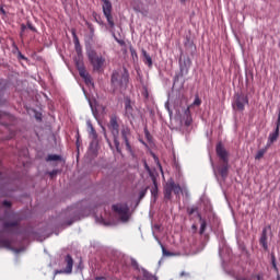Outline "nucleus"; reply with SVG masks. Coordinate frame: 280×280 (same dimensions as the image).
I'll list each match as a JSON object with an SVG mask.
<instances>
[{
	"mask_svg": "<svg viewBox=\"0 0 280 280\" xmlns=\"http://www.w3.org/2000/svg\"><path fill=\"white\" fill-rule=\"evenodd\" d=\"M200 104H202V101L200 100V96L196 95L194 103L184 110L183 115H180L178 130L179 132H183V135H189V132H191V126L194 124L191 106H200Z\"/></svg>",
	"mask_w": 280,
	"mask_h": 280,
	"instance_id": "nucleus-1",
	"label": "nucleus"
},
{
	"mask_svg": "<svg viewBox=\"0 0 280 280\" xmlns=\"http://www.w3.org/2000/svg\"><path fill=\"white\" fill-rule=\"evenodd\" d=\"M130 80V74L127 69H124V73L120 74L119 71H114L112 74L110 82L114 89H124V86H128V82Z\"/></svg>",
	"mask_w": 280,
	"mask_h": 280,
	"instance_id": "nucleus-2",
	"label": "nucleus"
},
{
	"mask_svg": "<svg viewBox=\"0 0 280 280\" xmlns=\"http://www.w3.org/2000/svg\"><path fill=\"white\" fill-rule=\"evenodd\" d=\"M114 213H117L121 222H128L130 220V208L128 203H116L112 206Z\"/></svg>",
	"mask_w": 280,
	"mask_h": 280,
	"instance_id": "nucleus-3",
	"label": "nucleus"
},
{
	"mask_svg": "<svg viewBox=\"0 0 280 280\" xmlns=\"http://www.w3.org/2000/svg\"><path fill=\"white\" fill-rule=\"evenodd\" d=\"M88 58H89L94 71H102V67H104V62H106V59L104 57L97 55V52H95V50H91L88 54Z\"/></svg>",
	"mask_w": 280,
	"mask_h": 280,
	"instance_id": "nucleus-4",
	"label": "nucleus"
},
{
	"mask_svg": "<svg viewBox=\"0 0 280 280\" xmlns=\"http://www.w3.org/2000/svg\"><path fill=\"white\" fill-rule=\"evenodd\" d=\"M107 127L114 137V141H117L119 139V117L112 115Z\"/></svg>",
	"mask_w": 280,
	"mask_h": 280,
	"instance_id": "nucleus-5",
	"label": "nucleus"
},
{
	"mask_svg": "<svg viewBox=\"0 0 280 280\" xmlns=\"http://www.w3.org/2000/svg\"><path fill=\"white\" fill-rule=\"evenodd\" d=\"M103 1V14L105 19H107V23L109 27H115V21L113 20V3H110L108 0H102Z\"/></svg>",
	"mask_w": 280,
	"mask_h": 280,
	"instance_id": "nucleus-6",
	"label": "nucleus"
},
{
	"mask_svg": "<svg viewBox=\"0 0 280 280\" xmlns=\"http://www.w3.org/2000/svg\"><path fill=\"white\" fill-rule=\"evenodd\" d=\"M125 116L129 119L130 124H132L137 117V110L132 107V101L129 97L125 98Z\"/></svg>",
	"mask_w": 280,
	"mask_h": 280,
	"instance_id": "nucleus-7",
	"label": "nucleus"
},
{
	"mask_svg": "<svg viewBox=\"0 0 280 280\" xmlns=\"http://www.w3.org/2000/svg\"><path fill=\"white\" fill-rule=\"evenodd\" d=\"M144 167L147 172H149V176L151 177L153 183V187L151 188V196L152 198H154V200H156V198H159V184L156 183V175H154L152 170H150V166H148V163H144Z\"/></svg>",
	"mask_w": 280,
	"mask_h": 280,
	"instance_id": "nucleus-8",
	"label": "nucleus"
},
{
	"mask_svg": "<svg viewBox=\"0 0 280 280\" xmlns=\"http://www.w3.org/2000/svg\"><path fill=\"white\" fill-rule=\"evenodd\" d=\"M246 104H248V96L244 94H235L234 95V103L233 107L236 108V110H244Z\"/></svg>",
	"mask_w": 280,
	"mask_h": 280,
	"instance_id": "nucleus-9",
	"label": "nucleus"
},
{
	"mask_svg": "<svg viewBox=\"0 0 280 280\" xmlns=\"http://www.w3.org/2000/svg\"><path fill=\"white\" fill-rule=\"evenodd\" d=\"M66 268L63 270H57L56 275H71L73 272V257L67 255L65 258Z\"/></svg>",
	"mask_w": 280,
	"mask_h": 280,
	"instance_id": "nucleus-10",
	"label": "nucleus"
},
{
	"mask_svg": "<svg viewBox=\"0 0 280 280\" xmlns=\"http://www.w3.org/2000/svg\"><path fill=\"white\" fill-rule=\"evenodd\" d=\"M77 69L79 71V75L84 80L85 84H91V74L88 73L82 61H77Z\"/></svg>",
	"mask_w": 280,
	"mask_h": 280,
	"instance_id": "nucleus-11",
	"label": "nucleus"
},
{
	"mask_svg": "<svg viewBox=\"0 0 280 280\" xmlns=\"http://www.w3.org/2000/svg\"><path fill=\"white\" fill-rule=\"evenodd\" d=\"M217 156L223 162V163H229V151L222 145V142H219L217 144Z\"/></svg>",
	"mask_w": 280,
	"mask_h": 280,
	"instance_id": "nucleus-12",
	"label": "nucleus"
},
{
	"mask_svg": "<svg viewBox=\"0 0 280 280\" xmlns=\"http://www.w3.org/2000/svg\"><path fill=\"white\" fill-rule=\"evenodd\" d=\"M176 194V183L174 180L167 182L164 186V198L165 200H172V192Z\"/></svg>",
	"mask_w": 280,
	"mask_h": 280,
	"instance_id": "nucleus-13",
	"label": "nucleus"
},
{
	"mask_svg": "<svg viewBox=\"0 0 280 280\" xmlns=\"http://www.w3.org/2000/svg\"><path fill=\"white\" fill-rule=\"evenodd\" d=\"M270 145H272V142H267V144L265 147H261V143H259L258 144L259 150L257 151V153L255 155V160L261 161V159H264V155L266 154V152H268V148H270Z\"/></svg>",
	"mask_w": 280,
	"mask_h": 280,
	"instance_id": "nucleus-14",
	"label": "nucleus"
},
{
	"mask_svg": "<svg viewBox=\"0 0 280 280\" xmlns=\"http://www.w3.org/2000/svg\"><path fill=\"white\" fill-rule=\"evenodd\" d=\"M86 131L89 139L92 141H97V131L95 130V127H93V122H91V120L86 121Z\"/></svg>",
	"mask_w": 280,
	"mask_h": 280,
	"instance_id": "nucleus-15",
	"label": "nucleus"
},
{
	"mask_svg": "<svg viewBox=\"0 0 280 280\" xmlns=\"http://www.w3.org/2000/svg\"><path fill=\"white\" fill-rule=\"evenodd\" d=\"M259 244L260 246H262L264 250H268V229L267 228H265L261 232Z\"/></svg>",
	"mask_w": 280,
	"mask_h": 280,
	"instance_id": "nucleus-16",
	"label": "nucleus"
},
{
	"mask_svg": "<svg viewBox=\"0 0 280 280\" xmlns=\"http://www.w3.org/2000/svg\"><path fill=\"white\" fill-rule=\"evenodd\" d=\"M190 62L191 61H189V59L183 61V58H179V69H180L182 75H185L189 72Z\"/></svg>",
	"mask_w": 280,
	"mask_h": 280,
	"instance_id": "nucleus-17",
	"label": "nucleus"
},
{
	"mask_svg": "<svg viewBox=\"0 0 280 280\" xmlns=\"http://www.w3.org/2000/svg\"><path fill=\"white\" fill-rule=\"evenodd\" d=\"M72 37H73V43H74V49H75L78 56H80L82 54V46L80 45V38H78L75 31H72Z\"/></svg>",
	"mask_w": 280,
	"mask_h": 280,
	"instance_id": "nucleus-18",
	"label": "nucleus"
},
{
	"mask_svg": "<svg viewBox=\"0 0 280 280\" xmlns=\"http://www.w3.org/2000/svg\"><path fill=\"white\" fill-rule=\"evenodd\" d=\"M120 135L122 141H128L130 139V128L122 126Z\"/></svg>",
	"mask_w": 280,
	"mask_h": 280,
	"instance_id": "nucleus-19",
	"label": "nucleus"
},
{
	"mask_svg": "<svg viewBox=\"0 0 280 280\" xmlns=\"http://www.w3.org/2000/svg\"><path fill=\"white\" fill-rule=\"evenodd\" d=\"M142 56H143V62L144 65H148V67H152V57H150V54L145 51V49H142Z\"/></svg>",
	"mask_w": 280,
	"mask_h": 280,
	"instance_id": "nucleus-20",
	"label": "nucleus"
},
{
	"mask_svg": "<svg viewBox=\"0 0 280 280\" xmlns=\"http://www.w3.org/2000/svg\"><path fill=\"white\" fill-rule=\"evenodd\" d=\"M177 194H182L185 198H189V190L185 186L176 185Z\"/></svg>",
	"mask_w": 280,
	"mask_h": 280,
	"instance_id": "nucleus-21",
	"label": "nucleus"
},
{
	"mask_svg": "<svg viewBox=\"0 0 280 280\" xmlns=\"http://www.w3.org/2000/svg\"><path fill=\"white\" fill-rule=\"evenodd\" d=\"M219 174L222 178H226V176H229V163H224V165L220 167Z\"/></svg>",
	"mask_w": 280,
	"mask_h": 280,
	"instance_id": "nucleus-22",
	"label": "nucleus"
},
{
	"mask_svg": "<svg viewBox=\"0 0 280 280\" xmlns=\"http://www.w3.org/2000/svg\"><path fill=\"white\" fill-rule=\"evenodd\" d=\"M89 154H92V156H97V142L92 141L90 143Z\"/></svg>",
	"mask_w": 280,
	"mask_h": 280,
	"instance_id": "nucleus-23",
	"label": "nucleus"
},
{
	"mask_svg": "<svg viewBox=\"0 0 280 280\" xmlns=\"http://www.w3.org/2000/svg\"><path fill=\"white\" fill-rule=\"evenodd\" d=\"M0 246L1 248H12V242L8 238L0 240Z\"/></svg>",
	"mask_w": 280,
	"mask_h": 280,
	"instance_id": "nucleus-24",
	"label": "nucleus"
},
{
	"mask_svg": "<svg viewBox=\"0 0 280 280\" xmlns=\"http://www.w3.org/2000/svg\"><path fill=\"white\" fill-rule=\"evenodd\" d=\"M279 127H276L275 131L269 135V141H277L279 139Z\"/></svg>",
	"mask_w": 280,
	"mask_h": 280,
	"instance_id": "nucleus-25",
	"label": "nucleus"
},
{
	"mask_svg": "<svg viewBox=\"0 0 280 280\" xmlns=\"http://www.w3.org/2000/svg\"><path fill=\"white\" fill-rule=\"evenodd\" d=\"M19 225V221L4 222L3 229H12Z\"/></svg>",
	"mask_w": 280,
	"mask_h": 280,
	"instance_id": "nucleus-26",
	"label": "nucleus"
},
{
	"mask_svg": "<svg viewBox=\"0 0 280 280\" xmlns=\"http://www.w3.org/2000/svg\"><path fill=\"white\" fill-rule=\"evenodd\" d=\"M199 218H200V222H201V225H200V235H202V233H205V231H207V221L202 220V217H200V214H198Z\"/></svg>",
	"mask_w": 280,
	"mask_h": 280,
	"instance_id": "nucleus-27",
	"label": "nucleus"
},
{
	"mask_svg": "<svg viewBox=\"0 0 280 280\" xmlns=\"http://www.w3.org/2000/svg\"><path fill=\"white\" fill-rule=\"evenodd\" d=\"M46 161H62V158L57 154H50L47 156Z\"/></svg>",
	"mask_w": 280,
	"mask_h": 280,
	"instance_id": "nucleus-28",
	"label": "nucleus"
},
{
	"mask_svg": "<svg viewBox=\"0 0 280 280\" xmlns=\"http://www.w3.org/2000/svg\"><path fill=\"white\" fill-rule=\"evenodd\" d=\"M113 144L115 145L117 152L121 154V148H119V141L108 142L109 148H113Z\"/></svg>",
	"mask_w": 280,
	"mask_h": 280,
	"instance_id": "nucleus-29",
	"label": "nucleus"
},
{
	"mask_svg": "<svg viewBox=\"0 0 280 280\" xmlns=\"http://www.w3.org/2000/svg\"><path fill=\"white\" fill-rule=\"evenodd\" d=\"M148 189H150V187H145L144 189H142L139 194V200H143V198H145V194H148Z\"/></svg>",
	"mask_w": 280,
	"mask_h": 280,
	"instance_id": "nucleus-30",
	"label": "nucleus"
},
{
	"mask_svg": "<svg viewBox=\"0 0 280 280\" xmlns=\"http://www.w3.org/2000/svg\"><path fill=\"white\" fill-rule=\"evenodd\" d=\"M144 137H145L147 141H152V135H150L148 127H144Z\"/></svg>",
	"mask_w": 280,
	"mask_h": 280,
	"instance_id": "nucleus-31",
	"label": "nucleus"
},
{
	"mask_svg": "<svg viewBox=\"0 0 280 280\" xmlns=\"http://www.w3.org/2000/svg\"><path fill=\"white\" fill-rule=\"evenodd\" d=\"M153 159H154V162L159 165L161 172H163V167H161V163L159 162V158L156 156V154L154 153H151Z\"/></svg>",
	"mask_w": 280,
	"mask_h": 280,
	"instance_id": "nucleus-32",
	"label": "nucleus"
},
{
	"mask_svg": "<svg viewBox=\"0 0 280 280\" xmlns=\"http://www.w3.org/2000/svg\"><path fill=\"white\" fill-rule=\"evenodd\" d=\"M162 253H163L164 257H172V255H174V254L167 252V249H165V247H162Z\"/></svg>",
	"mask_w": 280,
	"mask_h": 280,
	"instance_id": "nucleus-33",
	"label": "nucleus"
},
{
	"mask_svg": "<svg viewBox=\"0 0 280 280\" xmlns=\"http://www.w3.org/2000/svg\"><path fill=\"white\" fill-rule=\"evenodd\" d=\"M2 205H3V207H7V208L12 207V202H10V201H8V200H4V201L2 202Z\"/></svg>",
	"mask_w": 280,
	"mask_h": 280,
	"instance_id": "nucleus-34",
	"label": "nucleus"
},
{
	"mask_svg": "<svg viewBox=\"0 0 280 280\" xmlns=\"http://www.w3.org/2000/svg\"><path fill=\"white\" fill-rule=\"evenodd\" d=\"M27 27L31 30V32H36V27H34V25H32L30 22H27Z\"/></svg>",
	"mask_w": 280,
	"mask_h": 280,
	"instance_id": "nucleus-35",
	"label": "nucleus"
},
{
	"mask_svg": "<svg viewBox=\"0 0 280 280\" xmlns=\"http://www.w3.org/2000/svg\"><path fill=\"white\" fill-rule=\"evenodd\" d=\"M115 40H116L119 45H121V46L126 45V42H124V39H119V38L115 37Z\"/></svg>",
	"mask_w": 280,
	"mask_h": 280,
	"instance_id": "nucleus-36",
	"label": "nucleus"
},
{
	"mask_svg": "<svg viewBox=\"0 0 280 280\" xmlns=\"http://www.w3.org/2000/svg\"><path fill=\"white\" fill-rule=\"evenodd\" d=\"M196 211H198V208H191L190 210H188L189 215H194V213H196Z\"/></svg>",
	"mask_w": 280,
	"mask_h": 280,
	"instance_id": "nucleus-37",
	"label": "nucleus"
},
{
	"mask_svg": "<svg viewBox=\"0 0 280 280\" xmlns=\"http://www.w3.org/2000/svg\"><path fill=\"white\" fill-rule=\"evenodd\" d=\"M276 128H280V109H279V114H278V120L276 122Z\"/></svg>",
	"mask_w": 280,
	"mask_h": 280,
	"instance_id": "nucleus-38",
	"label": "nucleus"
},
{
	"mask_svg": "<svg viewBox=\"0 0 280 280\" xmlns=\"http://www.w3.org/2000/svg\"><path fill=\"white\" fill-rule=\"evenodd\" d=\"M253 279H257V280H262L264 279V276L261 275H256V276H252Z\"/></svg>",
	"mask_w": 280,
	"mask_h": 280,
	"instance_id": "nucleus-39",
	"label": "nucleus"
},
{
	"mask_svg": "<svg viewBox=\"0 0 280 280\" xmlns=\"http://www.w3.org/2000/svg\"><path fill=\"white\" fill-rule=\"evenodd\" d=\"M19 58L21 59V60H27V57L26 56H24L23 54H21V52H19Z\"/></svg>",
	"mask_w": 280,
	"mask_h": 280,
	"instance_id": "nucleus-40",
	"label": "nucleus"
},
{
	"mask_svg": "<svg viewBox=\"0 0 280 280\" xmlns=\"http://www.w3.org/2000/svg\"><path fill=\"white\" fill-rule=\"evenodd\" d=\"M25 30H27V26H25V24H21V32H25Z\"/></svg>",
	"mask_w": 280,
	"mask_h": 280,
	"instance_id": "nucleus-41",
	"label": "nucleus"
},
{
	"mask_svg": "<svg viewBox=\"0 0 280 280\" xmlns=\"http://www.w3.org/2000/svg\"><path fill=\"white\" fill-rule=\"evenodd\" d=\"M130 51H131V56H137V50L136 49L130 48Z\"/></svg>",
	"mask_w": 280,
	"mask_h": 280,
	"instance_id": "nucleus-42",
	"label": "nucleus"
},
{
	"mask_svg": "<svg viewBox=\"0 0 280 280\" xmlns=\"http://www.w3.org/2000/svg\"><path fill=\"white\" fill-rule=\"evenodd\" d=\"M125 145H126L127 150H130V142L129 141H126Z\"/></svg>",
	"mask_w": 280,
	"mask_h": 280,
	"instance_id": "nucleus-43",
	"label": "nucleus"
},
{
	"mask_svg": "<svg viewBox=\"0 0 280 280\" xmlns=\"http://www.w3.org/2000/svg\"><path fill=\"white\" fill-rule=\"evenodd\" d=\"M86 25L90 30H93V25L91 23L86 22Z\"/></svg>",
	"mask_w": 280,
	"mask_h": 280,
	"instance_id": "nucleus-44",
	"label": "nucleus"
},
{
	"mask_svg": "<svg viewBox=\"0 0 280 280\" xmlns=\"http://www.w3.org/2000/svg\"><path fill=\"white\" fill-rule=\"evenodd\" d=\"M166 108L168 110L170 117H172V109H170V106L166 105Z\"/></svg>",
	"mask_w": 280,
	"mask_h": 280,
	"instance_id": "nucleus-45",
	"label": "nucleus"
},
{
	"mask_svg": "<svg viewBox=\"0 0 280 280\" xmlns=\"http://www.w3.org/2000/svg\"><path fill=\"white\" fill-rule=\"evenodd\" d=\"M272 266L277 269V262L275 261V258L272 259Z\"/></svg>",
	"mask_w": 280,
	"mask_h": 280,
	"instance_id": "nucleus-46",
	"label": "nucleus"
},
{
	"mask_svg": "<svg viewBox=\"0 0 280 280\" xmlns=\"http://www.w3.org/2000/svg\"><path fill=\"white\" fill-rule=\"evenodd\" d=\"M0 11L2 12V14H5V10H3V8H1Z\"/></svg>",
	"mask_w": 280,
	"mask_h": 280,
	"instance_id": "nucleus-47",
	"label": "nucleus"
},
{
	"mask_svg": "<svg viewBox=\"0 0 280 280\" xmlns=\"http://www.w3.org/2000/svg\"><path fill=\"white\" fill-rule=\"evenodd\" d=\"M180 3L185 4L187 2V0H179Z\"/></svg>",
	"mask_w": 280,
	"mask_h": 280,
	"instance_id": "nucleus-48",
	"label": "nucleus"
},
{
	"mask_svg": "<svg viewBox=\"0 0 280 280\" xmlns=\"http://www.w3.org/2000/svg\"><path fill=\"white\" fill-rule=\"evenodd\" d=\"M77 148H80V141H77Z\"/></svg>",
	"mask_w": 280,
	"mask_h": 280,
	"instance_id": "nucleus-49",
	"label": "nucleus"
},
{
	"mask_svg": "<svg viewBox=\"0 0 280 280\" xmlns=\"http://www.w3.org/2000/svg\"><path fill=\"white\" fill-rule=\"evenodd\" d=\"M71 224H73V221H70V222L68 223V226H71Z\"/></svg>",
	"mask_w": 280,
	"mask_h": 280,
	"instance_id": "nucleus-50",
	"label": "nucleus"
},
{
	"mask_svg": "<svg viewBox=\"0 0 280 280\" xmlns=\"http://www.w3.org/2000/svg\"><path fill=\"white\" fill-rule=\"evenodd\" d=\"M1 178H3V173H0V180H1Z\"/></svg>",
	"mask_w": 280,
	"mask_h": 280,
	"instance_id": "nucleus-51",
	"label": "nucleus"
},
{
	"mask_svg": "<svg viewBox=\"0 0 280 280\" xmlns=\"http://www.w3.org/2000/svg\"><path fill=\"white\" fill-rule=\"evenodd\" d=\"M56 174V172H52V173H50V176H54Z\"/></svg>",
	"mask_w": 280,
	"mask_h": 280,
	"instance_id": "nucleus-52",
	"label": "nucleus"
},
{
	"mask_svg": "<svg viewBox=\"0 0 280 280\" xmlns=\"http://www.w3.org/2000/svg\"><path fill=\"white\" fill-rule=\"evenodd\" d=\"M173 82H174V84H176V78H174V81H173Z\"/></svg>",
	"mask_w": 280,
	"mask_h": 280,
	"instance_id": "nucleus-53",
	"label": "nucleus"
},
{
	"mask_svg": "<svg viewBox=\"0 0 280 280\" xmlns=\"http://www.w3.org/2000/svg\"><path fill=\"white\" fill-rule=\"evenodd\" d=\"M180 276H182V277L185 276V272H182Z\"/></svg>",
	"mask_w": 280,
	"mask_h": 280,
	"instance_id": "nucleus-54",
	"label": "nucleus"
},
{
	"mask_svg": "<svg viewBox=\"0 0 280 280\" xmlns=\"http://www.w3.org/2000/svg\"><path fill=\"white\" fill-rule=\"evenodd\" d=\"M103 131L105 132L106 131V129L103 127Z\"/></svg>",
	"mask_w": 280,
	"mask_h": 280,
	"instance_id": "nucleus-55",
	"label": "nucleus"
}]
</instances>
